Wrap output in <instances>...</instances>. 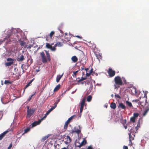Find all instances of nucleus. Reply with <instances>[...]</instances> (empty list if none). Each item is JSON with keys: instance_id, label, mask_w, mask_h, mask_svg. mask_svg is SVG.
<instances>
[{"instance_id": "f257e3e1", "label": "nucleus", "mask_w": 149, "mask_h": 149, "mask_svg": "<svg viewBox=\"0 0 149 149\" xmlns=\"http://www.w3.org/2000/svg\"><path fill=\"white\" fill-rule=\"evenodd\" d=\"M45 51L46 53V57L43 52H41L40 54L42 60V63H47V60L49 61H50L51 60L50 55L49 53V51L45 50Z\"/></svg>"}, {"instance_id": "f03ea898", "label": "nucleus", "mask_w": 149, "mask_h": 149, "mask_svg": "<svg viewBox=\"0 0 149 149\" xmlns=\"http://www.w3.org/2000/svg\"><path fill=\"white\" fill-rule=\"evenodd\" d=\"M115 84L114 85V89H116L120 88V86L123 84V83L120 77L117 76L114 79Z\"/></svg>"}, {"instance_id": "7ed1b4c3", "label": "nucleus", "mask_w": 149, "mask_h": 149, "mask_svg": "<svg viewBox=\"0 0 149 149\" xmlns=\"http://www.w3.org/2000/svg\"><path fill=\"white\" fill-rule=\"evenodd\" d=\"M139 105H140L142 106L143 108L145 109L143 114V116H145L147 114L148 111H149V108L148 107V103H139Z\"/></svg>"}, {"instance_id": "20e7f679", "label": "nucleus", "mask_w": 149, "mask_h": 149, "mask_svg": "<svg viewBox=\"0 0 149 149\" xmlns=\"http://www.w3.org/2000/svg\"><path fill=\"white\" fill-rule=\"evenodd\" d=\"M27 110L26 116L27 117L30 118L34 113L35 109L34 108L30 109L29 106H27Z\"/></svg>"}, {"instance_id": "39448f33", "label": "nucleus", "mask_w": 149, "mask_h": 149, "mask_svg": "<svg viewBox=\"0 0 149 149\" xmlns=\"http://www.w3.org/2000/svg\"><path fill=\"white\" fill-rule=\"evenodd\" d=\"M19 33H15L13 34L12 33V34L9 35H8V38L9 39V41H11V40L10 39V38H12L13 37H14V40H13V41H14L15 40H16V38L19 39Z\"/></svg>"}, {"instance_id": "423d86ee", "label": "nucleus", "mask_w": 149, "mask_h": 149, "mask_svg": "<svg viewBox=\"0 0 149 149\" xmlns=\"http://www.w3.org/2000/svg\"><path fill=\"white\" fill-rule=\"evenodd\" d=\"M147 97L146 95H145L143 97L141 98H140V100H133L132 101L138 102H147Z\"/></svg>"}, {"instance_id": "0eeeda50", "label": "nucleus", "mask_w": 149, "mask_h": 149, "mask_svg": "<svg viewBox=\"0 0 149 149\" xmlns=\"http://www.w3.org/2000/svg\"><path fill=\"white\" fill-rule=\"evenodd\" d=\"M75 116V115H74L71 116L65 122L64 126V129H66L67 128L69 123L70 122V121Z\"/></svg>"}, {"instance_id": "6e6552de", "label": "nucleus", "mask_w": 149, "mask_h": 149, "mask_svg": "<svg viewBox=\"0 0 149 149\" xmlns=\"http://www.w3.org/2000/svg\"><path fill=\"white\" fill-rule=\"evenodd\" d=\"M108 73L110 77H112L115 75L116 72L111 68H109Z\"/></svg>"}, {"instance_id": "1a4fd4ad", "label": "nucleus", "mask_w": 149, "mask_h": 149, "mask_svg": "<svg viewBox=\"0 0 149 149\" xmlns=\"http://www.w3.org/2000/svg\"><path fill=\"white\" fill-rule=\"evenodd\" d=\"M41 121L39 119L38 121H34L31 124V128H32L33 127H35L37 125H39L41 123Z\"/></svg>"}, {"instance_id": "9d476101", "label": "nucleus", "mask_w": 149, "mask_h": 149, "mask_svg": "<svg viewBox=\"0 0 149 149\" xmlns=\"http://www.w3.org/2000/svg\"><path fill=\"white\" fill-rule=\"evenodd\" d=\"M78 127H79V129H76L75 127V129L72 130V133H73L74 132H76L78 134H79L81 132V129L79 126H78Z\"/></svg>"}, {"instance_id": "9b49d317", "label": "nucleus", "mask_w": 149, "mask_h": 149, "mask_svg": "<svg viewBox=\"0 0 149 149\" xmlns=\"http://www.w3.org/2000/svg\"><path fill=\"white\" fill-rule=\"evenodd\" d=\"M121 97L118 94H115V98L116 100L118 102H120L122 101Z\"/></svg>"}, {"instance_id": "f8f14e48", "label": "nucleus", "mask_w": 149, "mask_h": 149, "mask_svg": "<svg viewBox=\"0 0 149 149\" xmlns=\"http://www.w3.org/2000/svg\"><path fill=\"white\" fill-rule=\"evenodd\" d=\"M65 141L64 142L67 145L68 144L71 142V139L69 136H67L65 138Z\"/></svg>"}, {"instance_id": "ddd939ff", "label": "nucleus", "mask_w": 149, "mask_h": 149, "mask_svg": "<svg viewBox=\"0 0 149 149\" xmlns=\"http://www.w3.org/2000/svg\"><path fill=\"white\" fill-rule=\"evenodd\" d=\"M55 34V32L53 31H52L49 35L48 36H46V37H45V38H46V40H48V36H49L50 37V38H52V36L54 34Z\"/></svg>"}, {"instance_id": "4468645a", "label": "nucleus", "mask_w": 149, "mask_h": 149, "mask_svg": "<svg viewBox=\"0 0 149 149\" xmlns=\"http://www.w3.org/2000/svg\"><path fill=\"white\" fill-rule=\"evenodd\" d=\"M9 130H7L6 131L3 133H1L0 135V140H1L4 136L9 131Z\"/></svg>"}, {"instance_id": "2eb2a0df", "label": "nucleus", "mask_w": 149, "mask_h": 149, "mask_svg": "<svg viewBox=\"0 0 149 149\" xmlns=\"http://www.w3.org/2000/svg\"><path fill=\"white\" fill-rule=\"evenodd\" d=\"M85 103H81L80 107V112L81 113L83 109L84 106H86V104H85Z\"/></svg>"}, {"instance_id": "dca6fc26", "label": "nucleus", "mask_w": 149, "mask_h": 149, "mask_svg": "<svg viewBox=\"0 0 149 149\" xmlns=\"http://www.w3.org/2000/svg\"><path fill=\"white\" fill-rule=\"evenodd\" d=\"M24 59V56L23 55H21V56L17 58V60L18 61H23Z\"/></svg>"}, {"instance_id": "f3484780", "label": "nucleus", "mask_w": 149, "mask_h": 149, "mask_svg": "<svg viewBox=\"0 0 149 149\" xmlns=\"http://www.w3.org/2000/svg\"><path fill=\"white\" fill-rule=\"evenodd\" d=\"M63 73L61 75H59L57 76L56 78V81L57 82H58L59 81L60 79L63 76Z\"/></svg>"}, {"instance_id": "a211bd4d", "label": "nucleus", "mask_w": 149, "mask_h": 149, "mask_svg": "<svg viewBox=\"0 0 149 149\" xmlns=\"http://www.w3.org/2000/svg\"><path fill=\"white\" fill-rule=\"evenodd\" d=\"M34 78L33 79H31L28 83L26 85L25 87L24 88V91H25V89L27 88L28 87H29V86H30L31 84V83L32 82V81L34 80Z\"/></svg>"}, {"instance_id": "6ab92c4d", "label": "nucleus", "mask_w": 149, "mask_h": 149, "mask_svg": "<svg viewBox=\"0 0 149 149\" xmlns=\"http://www.w3.org/2000/svg\"><path fill=\"white\" fill-rule=\"evenodd\" d=\"M71 60L74 63L77 62L78 61V58L76 56H74L72 57Z\"/></svg>"}, {"instance_id": "aec40b11", "label": "nucleus", "mask_w": 149, "mask_h": 149, "mask_svg": "<svg viewBox=\"0 0 149 149\" xmlns=\"http://www.w3.org/2000/svg\"><path fill=\"white\" fill-rule=\"evenodd\" d=\"M131 91L133 94H136L137 93V91L136 90V88H133L131 89Z\"/></svg>"}, {"instance_id": "412c9836", "label": "nucleus", "mask_w": 149, "mask_h": 149, "mask_svg": "<svg viewBox=\"0 0 149 149\" xmlns=\"http://www.w3.org/2000/svg\"><path fill=\"white\" fill-rule=\"evenodd\" d=\"M20 39L18 40V42H20V45L21 46H24L26 44V42L23 41H20Z\"/></svg>"}, {"instance_id": "4be33fe9", "label": "nucleus", "mask_w": 149, "mask_h": 149, "mask_svg": "<svg viewBox=\"0 0 149 149\" xmlns=\"http://www.w3.org/2000/svg\"><path fill=\"white\" fill-rule=\"evenodd\" d=\"M31 128V125H30L29 127H27L26 129L24 130V133L23 134L29 132Z\"/></svg>"}, {"instance_id": "5701e85b", "label": "nucleus", "mask_w": 149, "mask_h": 149, "mask_svg": "<svg viewBox=\"0 0 149 149\" xmlns=\"http://www.w3.org/2000/svg\"><path fill=\"white\" fill-rule=\"evenodd\" d=\"M118 107H120L123 109H125L126 108L125 106L124 105L123 103H119Z\"/></svg>"}, {"instance_id": "b1692460", "label": "nucleus", "mask_w": 149, "mask_h": 149, "mask_svg": "<svg viewBox=\"0 0 149 149\" xmlns=\"http://www.w3.org/2000/svg\"><path fill=\"white\" fill-rule=\"evenodd\" d=\"M110 107L111 108L115 109L116 108V105L115 103H111Z\"/></svg>"}, {"instance_id": "393cba45", "label": "nucleus", "mask_w": 149, "mask_h": 149, "mask_svg": "<svg viewBox=\"0 0 149 149\" xmlns=\"http://www.w3.org/2000/svg\"><path fill=\"white\" fill-rule=\"evenodd\" d=\"M13 63V61H10L8 62L5 63V65L6 66H10Z\"/></svg>"}, {"instance_id": "a878e982", "label": "nucleus", "mask_w": 149, "mask_h": 149, "mask_svg": "<svg viewBox=\"0 0 149 149\" xmlns=\"http://www.w3.org/2000/svg\"><path fill=\"white\" fill-rule=\"evenodd\" d=\"M60 86H61L60 84H58L54 88V91L55 92L58 91L60 89Z\"/></svg>"}, {"instance_id": "bb28decb", "label": "nucleus", "mask_w": 149, "mask_h": 149, "mask_svg": "<svg viewBox=\"0 0 149 149\" xmlns=\"http://www.w3.org/2000/svg\"><path fill=\"white\" fill-rule=\"evenodd\" d=\"M121 100L122 101L120 102H130L128 101L127 100H126V98L124 97H122Z\"/></svg>"}, {"instance_id": "cd10ccee", "label": "nucleus", "mask_w": 149, "mask_h": 149, "mask_svg": "<svg viewBox=\"0 0 149 149\" xmlns=\"http://www.w3.org/2000/svg\"><path fill=\"white\" fill-rule=\"evenodd\" d=\"M92 99V96L91 95H89L87 97V101L88 102H90L91 101Z\"/></svg>"}, {"instance_id": "c85d7f7f", "label": "nucleus", "mask_w": 149, "mask_h": 149, "mask_svg": "<svg viewBox=\"0 0 149 149\" xmlns=\"http://www.w3.org/2000/svg\"><path fill=\"white\" fill-rule=\"evenodd\" d=\"M7 39V40H9L8 39V36L7 37H6L5 38H4L3 40L0 39V45L1 44L2 42L5 41Z\"/></svg>"}, {"instance_id": "c756f323", "label": "nucleus", "mask_w": 149, "mask_h": 149, "mask_svg": "<svg viewBox=\"0 0 149 149\" xmlns=\"http://www.w3.org/2000/svg\"><path fill=\"white\" fill-rule=\"evenodd\" d=\"M53 45L52 44L51 45H50L49 43H47L46 45V47L48 49H50L52 47V45Z\"/></svg>"}, {"instance_id": "7c9ffc66", "label": "nucleus", "mask_w": 149, "mask_h": 149, "mask_svg": "<svg viewBox=\"0 0 149 149\" xmlns=\"http://www.w3.org/2000/svg\"><path fill=\"white\" fill-rule=\"evenodd\" d=\"M87 79L86 77H82L81 79H79V80L77 81V82L78 83L81 82L82 81H83L84 80L86 79Z\"/></svg>"}, {"instance_id": "2f4dec72", "label": "nucleus", "mask_w": 149, "mask_h": 149, "mask_svg": "<svg viewBox=\"0 0 149 149\" xmlns=\"http://www.w3.org/2000/svg\"><path fill=\"white\" fill-rule=\"evenodd\" d=\"M49 137L48 135L45 136L43 137L42 139V141H44L48 138Z\"/></svg>"}, {"instance_id": "473e14b6", "label": "nucleus", "mask_w": 149, "mask_h": 149, "mask_svg": "<svg viewBox=\"0 0 149 149\" xmlns=\"http://www.w3.org/2000/svg\"><path fill=\"white\" fill-rule=\"evenodd\" d=\"M12 83V82L8 80H6L4 81V84H11Z\"/></svg>"}, {"instance_id": "72a5a7b5", "label": "nucleus", "mask_w": 149, "mask_h": 149, "mask_svg": "<svg viewBox=\"0 0 149 149\" xmlns=\"http://www.w3.org/2000/svg\"><path fill=\"white\" fill-rule=\"evenodd\" d=\"M57 103H55L53 106H52L51 108V109H52V110H53L57 106Z\"/></svg>"}, {"instance_id": "f704fd0d", "label": "nucleus", "mask_w": 149, "mask_h": 149, "mask_svg": "<svg viewBox=\"0 0 149 149\" xmlns=\"http://www.w3.org/2000/svg\"><path fill=\"white\" fill-rule=\"evenodd\" d=\"M35 94V92L33 94H32L30 97H29V98L28 99L27 101L29 102L30 101V100L31 99V97L33 96Z\"/></svg>"}, {"instance_id": "c9c22d12", "label": "nucleus", "mask_w": 149, "mask_h": 149, "mask_svg": "<svg viewBox=\"0 0 149 149\" xmlns=\"http://www.w3.org/2000/svg\"><path fill=\"white\" fill-rule=\"evenodd\" d=\"M14 60V59H12L10 58H8L7 59V60L8 61H13Z\"/></svg>"}, {"instance_id": "e433bc0d", "label": "nucleus", "mask_w": 149, "mask_h": 149, "mask_svg": "<svg viewBox=\"0 0 149 149\" xmlns=\"http://www.w3.org/2000/svg\"><path fill=\"white\" fill-rule=\"evenodd\" d=\"M139 113H134L133 114V116L135 118H136L139 116Z\"/></svg>"}, {"instance_id": "4c0bfd02", "label": "nucleus", "mask_w": 149, "mask_h": 149, "mask_svg": "<svg viewBox=\"0 0 149 149\" xmlns=\"http://www.w3.org/2000/svg\"><path fill=\"white\" fill-rule=\"evenodd\" d=\"M57 44L58 46V47H61L63 45V44L62 42H57Z\"/></svg>"}, {"instance_id": "58836bf2", "label": "nucleus", "mask_w": 149, "mask_h": 149, "mask_svg": "<svg viewBox=\"0 0 149 149\" xmlns=\"http://www.w3.org/2000/svg\"><path fill=\"white\" fill-rule=\"evenodd\" d=\"M51 50L53 51H55L56 50V48L53 46V47L52 46V47L50 49Z\"/></svg>"}, {"instance_id": "ea45409f", "label": "nucleus", "mask_w": 149, "mask_h": 149, "mask_svg": "<svg viewBox=\"0 0 149 149\" xmlns=\"http://www.w3.org/2000/svg\"><path fill=\"white\" fill-rule=\"evenodd\" d=\"M130 120L131 121H132L133 122H135V118L134 117H132L130 118Z\"/></svg>"}, {"instance_id": "a19ab883", "label": "nucleus", "mask_w": 149, "mask_h": 149, "mask_svg": "<svg viewBox=\"0 0 149 149\" xmlns=\"http://www.w3.org/2000/svg\"><path fill=\"white\" fill-rule=\"evenodd\" d=\"M12 143H11L10 144V145L9 146V147L7 149H10L12 147Z\"/></svg>"}, {"instance_id": "79ce46f5", "label": "nucleus", "mask_w": 149, "mask_h": 149, "mask_svg": "<svg viewBox=\"0 0 149 149\" xmlns=\"http://www.w3.org/2000/svg\"><path fill=\"white\" fill-rule=\"evenodd\" d=\"M3 116V114L2 111H0V120L1 119Z\"/></svg>"}, {"instance_id": "37998d69", "label": "nucleus", "mask_w": 149, "mask_h": 149, "mask_svg": "<svg viewBox=\"0 0 149 149\" xmlns=\"http://www.w3.org/2000/svg\"><path fill=\"white\" fill-rule=\"evenodd\" d=\"M46 117V116H45L43 117L42 118L40 119H39L40 121L41 122Z\"/></svg>"}, {"instance_id": "c03bdc74", "label": "nucleus", "mask_w": 149, "mask_h": 149, "mask_svg": "<svg viewBox=\"0 0 149 149\" xmlns=\"http://www.w3.org/2000/svg\"><path fill=\"white\" fill-rule=\"evenodd\" d=\"M86 140L84 141V140L83 141H82V142H81V144H82V145H84V144H85L86 143Z\"/></svg>"}, {"instance_id": "a18cd8bd", "label": "nucleus", "mask_w": 149, "mask_h": 149, "mask_svg": "<svg viewBox=\"0 0 149 149\" xmlns=\"http://www.w3.org/2000/svg\"><path fill=\"white\" fill-rule=\"evenodd\" d=\"M85 101H86V98L85 97H84L83 99L82 100V101L81 102H85Z\"/></svg>"}, {"instance_id": "49530a36", "label": "nucleus", "mask_w": 149, "mask_h": 149, "mask_svg": "<svg viewBox=\"0 0 149 149\" xmlns=\"http://www.w3.org/2000/svg\"><path fill=\"white\" fill-rule=\"evenodd\" d=\"M78 71L79 70H77V71H76L73 72V73L76 76V75H77V73L78 72Z\"/></svg>"}, {"instance_id": "de8ad7c7", "label": "nucleus", "mask_w": 149, "mask_h": 149, "mask_svg": "<svg viewBox=\"0 0 149 149\" xmlns=\"http://www.w3.org/2000/svg\"><path fill=\"white\" fill-rule=\"evenodd\" d=\"M91 74L89 72L88 73L86 72V77H88L90 76Z\"/></svg>"}, {"instance_id": "09e8293b", "label": "nucleus", "mask_w": 149, "mask_h": 149, "mask_svg": "<svg viewBox=\"0 0 149 149\" xmlns=\"http://www.w3.org/2000/svg\"><path fill=\"white\" fill-rule=\"evenodd\" d=\"M127 104L130 107H131L132 105V103H127Z\"/></svg>"}, {"instance_id": "8fccbe9b", "label": "nucleus", "mask_w": 149, "mask_h": 149, "mask_svg": "<svg viewBox=\"0 0 149 149\" xmlns=\"http://www.w3.org/2000/svg\"><path fill=\"white\" fill-rule=\"evenodd\" d=\"M123 82L124 84H126V81L125 78H124V79H123Z\"/></svg>"}, {"instance_id": "3c124183", "label": "nucleus", "mask_w": 149, "mask_h": 149, "mask_svg": "<svg viewBox=\"0 0 149 149\" xmlns=\"http://www.w3.org/2000/svg\"><path fill=\"white\" fill-rule=\"evenodd\" d=\"M87 149H93V148L91 146H90L88 147Z\"/></svg>"}, {"instance_id": "603ef678", "label": "nucleus", "mask_w": 149, "mask_h": 149, "mask_svg": "<svg viewBox=\"0 0 149 149\" xmlns=\"http://www.w3.org/2000/svg\"><path fill=\"white\" fill-rule=\"evenodd\" d=\"M93 68L91 69L90 70V71H89V72L91 74V73L93 72Z\"/></svg>"}, {"instance_id": "864d4df0", "label": "nucleus", "mask_w": 149, "mask_h": 149, "mask_svg": "<svg viewBox=\"0 0 149 149\" xmlns=\"http://www.w3.org/2000/svg\"><path fill=\"white\" fill-rule=\"evenodd\" d=\"M123 149H128V147L127 146H124L123 147Z\"/></svg>"}, {"instance_id": "5fc2aeb1", "label": "nucleus", "mask_w": 149, "mask_h": 149, "mask_svg": "<svg viewBox=\"0 0 149 149\" xmlns=\"http://www.w3.org/2000/svg\"><path fill=\"white\" fill-rule=\"evenodd\" d=\"M128 135H129V136L130 141V142H131V141L130 140L131 133H129Z\"/></svg>"}, {"instance_id": "6e6d98bb", "label": "nucleus", "mask_w": 149, "mask_h": 149, "mask_svg": "<svg viewBox=\"0 0 149 149\" xmlns=\"http://www.w3.org/2000/svg\"><path fill=\"white\" fill-rule=\"evenodd\" d=\"M32 47V46L31 45H29L27 47L28 49H30Z\"/></svg>"}, {"instance_id": "4d7b16f0", "label": "nucleus", "mask_w": 149, "mask_h": 149, "mask_svg": "<svg viewBox=\"0 0 149 149\" xmlns=\"http://www.w3.org/2000/svg\"><path fill=\"white\" fill-rule=\"evenodd\" d=\"M52 111V109H51V108L49 109L48 110V111L50 113Z\"/></svg>"}, {"instance_id": "13d9d810", "label": "nucleus", "mask_w": 149, "mask_h": 149, "mask_svg": "<svg viewBox=\"0 0 149 149\" xmlns=\"http://www.w3.org/2000/svg\"><path fill=\"white\" fill-rule=\"evenodd\" d=\"M104 107L106 108H107V104H105V105H104Z\"/></svg>"}, {"instance_id": "bf43d9fd", "label": "nucleus", "mask_w": 149, "mask_h": 149, "mask_svg": "<svg viewBox=\"0 0 149 149\" xmlns=\"http://www.w3.org/2000/svg\"><path fill=\"white\" fill-rule=\"evenodd\" d=\"M58 46L57 44V43L54 45V47H55V48Z\"/></svg>"}, {"instance_id": "052dcab7", "label": "nucleus", "mask_w": 149, "mask_h": 149, "mask_svg": "<svg viewBox=\"0 0 149 149\" xmlns=\"http://www.w3.org/2000/svg\"><path fill=\"white\" fill-rule=\"evenodd\" d=\"M50 113L48 111H47L46 113V115H48Z\"/></svg>"}, {"instance_id": "680f3d73", "label": "nucleus", "mask_w": 149, "mask_h": 149, "mask_svg": "<svg viewBox=\"0 0 149 149\" xmlns=\"http://www.w3.org/2000/svg\"><path fill=\"white\" fill-rule=\"evenodd\" d=\"M89 70V69L88 68H85V70H86V72H88V70Z\"/></svg>"}, {"instance_id": "e2e57ef3", "label": "nucleus", "mask_w": 149, "mask_h": 149, "mask_svg": "<svg viewBox=\"0 0 149 149\" xmlns=\"http://www.w3.org/2000/svg\"><path fill=\"white\" fill-rule=\"evenodd\" d=\"M139 126V123H138V125L136 127H135V129L136 130H138L137 129V127Z\"/></svg>"}, {"instance_id": "0e129e2a", "label": "nucleus", "mask_w": 149, "mask_h": 149, "mask_svg": "<svg viewBox=\"0 0 149 149\" xmlns=\"http://www.w3.org/2000/svg\"><path fill=\"white\" fill-rule=\"evenodd\" d=\"M93 47L94 48H95L96 47V45L95 44H93Z\"/></svg>"}, {"instance_id": "69168bd1", "label": "nucleus", "mask_w": 149, "mask_h": 149, "mask_svg": "<svg viewBox=\"0 0 149 149\" xmlns=\"http://www.w3.org/2000/svg\"><path fill=\"white\" fill-rule=\"evenodd\" d=\"M76 37H77V38H81V37L79 36H76Z\"/></svg>"}, {"instance_id": "338daca9", "label": "nucleus", "mask_w": 149, "mask_h": 149, "mask_svg": "<svg viewBox=\"0 0 149 149\" xmlns=\"http://www.w3.org/2000/svg\"><path fill=\"white\" fill-rule=\"evenodd\" d=\"M84 69V68L83 67H81V69H80V70H83Z\"/></svg>"}, {"instance_id": "774afa93", "label": "nucleus", "mask_w": 149, "mask_h": 149, "mask_svg": "<svg viewBox=\"0 0 149 149\" xmlns=\"http://www.w3.org/2000/svg\"><path fill=\"white\" fill-rule=\"evenodd\" d=\"M39 71H40V70H36V71L37 72H38Z\"/></svg>"}]
</instances>
